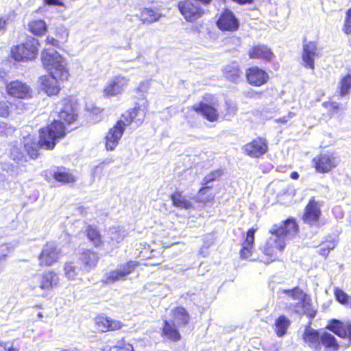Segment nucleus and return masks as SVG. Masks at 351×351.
Returning a JSON list of instances; mask_svg holds the SVG:
<instances>
[{
  "label": "nucleus",
  "mask_w": 351,
  "mask_h": 351,
  "mask_svg": "<svg viewBox=\"0 0 351 351\" xmlns=\"http://www.w3.org/2000/svg\"><path fill=\"white\" fill-rule=\"evenodd\" d=\"M336 300L342 304L348 303V295L342 290L336 289L335 291Z\"/></svg>",
  "instance_id": "obj_47"
},
{
  "label": "nucleus",
  "mask_w": 351,
  "mask_h": 351,
  "mask_svg": "<svg viewBox=\"0 0 351 351\" xmlns=\"http://www.w3.org/2000/svg\"><path fill=\"white\" fill-rule=\"evenodd\" d=\"M319 56L320 49L317 47V43L309 41L303 45L302 60L305 68L313 70L315 58Z\"/></svg>",
  "instance_id": "obj_10"
},
{
  "label": "nucleus",
  "mask_w": 351,
  "mask_h": 351,
  "mask_svg": "<svg viewBox=\"0 0 351 351\" xmlns=\"http://www.w3.org/2000/svg\"><path fill=\"white\" fill-rule=\"evenodd\" d=\"M226 113L225 117L230 119L234 116L237 112V106L235 103L227 101L226 102Z\"/></svg>",
  "instance_id": "obj_46"
},
{
  "label": "nucleus",
  "mask_w": 351,
  "mask_h": 351,
  "mask_svg": "<svg viewBox=\"0 0 351 351\" xmlns=\"http://www.w3.org/2000/svg\"><path fill=\"white\" fill-rule=\"evenodd\" d=\"M0 347L3 348L5 351H18L13 348L12 343L10 342L0 341Z\"/></svg>",
  "instance_id": "obj_53"
},
{
  "label": "nucleus",
  "mask_w": 351,
  "mask_h": 351,
  "mask_svg": "<svg viewBox=\"0 0 351 351\" xmlns=\"http://www.w3.org/2000/svg\"><path fill=\"white\" fill-rule=\"evenodd\" d=\"M205 245V247H206V248H208V247L210 246V244L205 243V245Z\"/></svg>",
  "instance_id": "obj_64"
},
{
  "label": "nucleus",
  "mask_w": 351,
  "mask_h": 351,
  "mask_svg": "<svg viewBox=\"0 0 351 351\" xmlns=\"http://www.w3.org/2000/svg\"><path fill=\"white\" fill-rule=\"evenodd\" d=\"M285 245V241L278 239L272 234L267 241L265 245L263 247L262 252L267 256L265 261H262L266 264L274 261L277 258V252L281 251Z\"/></svg>",
  "instance_id": "obj_11"
},
{
  "label": "nucleus",
  "mask_w": 351,
  "mask_h": 351,
  "mask_svg": "<svg viewBox=\"0 0 351 351\" xmlns=\"http://www.w3.org/2000/svg\"><path fill=\"white\" fill-rule=\"evenodd\" d=\"M147 107L148 102L145 99H142L140 103H138L129 112L130 122L134 123L136 126H139L144 121Z\"/></svg>",
  "instance_id": "obj_24"
},
{
  "label": "nucleus",
  "mask_w": 351,
  "mask_h": 351,
  "mask_svg": "<svg viewBox=\"0 0 351 351\" xmlns=\"http://www.w3.org/2000/svg\"><path fill=\"white\" fill-rule=\"evenodd\" d=\"M130 82V78L121 75L112 76L104 88V94L108 97H114L125 90Z\"/></svg>",
  "instance_id": "obj_6"
},
{
  "label": "nucleus",
  "mask_w": 351,
  "mask_h": 351,
  "mask_svg": "<svg viewBox=\"0 0 351 351\" xmlns=\"http://www.w3.org/2000/svg\"><path fill=\"white\" fill-rule=\"evenodd\" d=\"M173 205L182 209H189L192 207V203L187 199L180 192H176L171 195Z\"/></svg>",
  "instance_id": "obj_36"
},
{
  "label": "nucleus",
  "mask_w": 351,
  "mask_h": 351,
  "mask_svg": "<svg viewBox=\"0 0 351 351\" xmlns=\"http://www.w3.org/2000/svg\"><path fill=\"white\" fill-rule=\"evenodd\" d=\"M29 31L35 35L44 34L47 29L45 22L43 20L32 21L29 23Z\"/></svg>",
  "instance_id": "obj_39"
},
{
  "label": "nucleus",
  "mask_w": 351,
  "mask_h": 351,
  "mask_svg": "<svg viewBox=\"0 0 351 351\" xmlns=\"http://www.w3.org/2000/svg\"><path fill=\"white\" fill-rule=\"evenodd\" d=\"M255 232L256 230L254 228H250L247 232L246 238L242 244V248L240 251V256L243 259H252Z\"/></svg>",
  "instance_id": "obj_27"
},
{
  "label": "nucleus",
  "mask_w": 351,
  "mask_h": 351,
  "mask_svg": "<svg viewBox=\"0 0 351 351\" xmlns=\"http://www.w3.org/2000/svg\"><path fill=\"white\" fill-rule=\"evenodd\" d=\"M117 351H134L132 344L126 343L124 340L118 341L116 346Z\"/></svg>",
  "instance_id": "obj_50"
},
{
  "label": "nucleus",
  "mask_w": 351,
  "mask_h": 351,
  "mask_svg": "<svg viewBox=\"0 0 351 351\" xmlns=\"http://www.w3.org/2000/svg\"><path fill=\"white\" fill-rule=\"evenodd\" d=\"M59 276L53 271H48L39 276V287L43 290H50L57 287L59 284Z\"/></svg>",
  "instance_id": "obj_25"
},
{
  "label": "nucleus",
  "mask_w": 351,
  "mask_h": 351,
  "mask_svg": "<svg viewBox=\"0 0 351 351\" xmlns=\"http://www.w3.org/2000/svg\"><path fill=\"white\" fill-rule=\"evenodd\" d=\"M346 305H348L351 307V297L348 296V303L346 304Z\"/></svg>",
  "instance_id": "obj_62"
},
{
  "label": "nucleus",
  "mask_w": 351,
  "mask_h": 351,
  "mask_svg": "<svg viewBox=\"0 0 351 351\" xmlns=\"http://www.w3.org/2000/svg\"><path fill=\"white\" fill-rule=\"evenodd\" d=\"M326 328L339 337L348 339L349 345H351V324L350 322H342L333 319Z\"/></svg>",
  "instance_id": "obj_20"
},
{
  "label": "nucleus",
  "mask_w": 351,
  "mask_h": 351,
  "mask_svg": "<svg viewBox=\"0 0 351 351\" xmlns=\"http://www.w3.org/2000/svg\"><path fill=\"white\" fill-rule=\"evenodd\" d=\"M10 128H8V124L4 122L0 123V135H5L10 132Z\"/></svg>",
  "instance_id": "obj_54"
},
{
  "label": "nucleus",
  "mask_w": 351,
  "mask_h": 351,
  "mask_svg": "<svg viewBox=\"0 0 351 351\" xmlns=\"http://www.w3.org/2000/svg\"><path fill=\"white\" fill-rule=\"evenodd\" d=\"M225 77L232 82L237 83L241 75V71L239 65L236 62H232L226 65L223 69Z\"/></svg>",
  "instance_id": "obj_30"
},
{
  "label": "nucleus",
  "mask_w": 351,
  "mask_h": 351,
  "mask_svg": "<svg viewBox=\"0 0 351 351\" xmlns=\"http://www.w3.org/2000/svg\"><path fill=\"white\" fill-rule=\"evenodd\" d=\"M64 270L65 276L68 280H71L75 279L80 268L74 263L69 262L64 265Z\"/></svg>",
  "instance_id": "obj_41"
},
{
  "label": "nucleus",
  "mask_w": 351,
  "mask_h": 351,
  "mask_svg": "<svg viewBox=\"0 0 351 351\" xmlns=\"http://www.w3.org/2000/svg\"><path fill=\"white\" fill-rule=\"evenodd\" d=\"M267 141L258 137L243 147L244 152L252 158H259L267 151Z\"/></svg>",
  "instance_id": "obj_17"
},
{
  "label": "nucleus",
  "mask_w": 351,
  "mask_h": 351,
  "mask_svg": "<svg viewBox=\"0 0 351 351\" xmlns=\"http://www.w3.org/2000/svg\"><path fill=\"white\" fill-rule=\"evenodd\" d=\"M6 91L9 95L20 99L31 97L32 93L29 86L19 80H14L8 84Z\"/></svg>",
  "instance_id": "obj_15"
},
{
  "label": "nucleus",
  "mask_w": 351,
  "mask_h": 351,
  "mask_svg": "<svg viewBox=\"0 0 351 351\" xmlns=\"http://www.w3.org/2000/svg\"><path fill=\"white\" fill-rule=\"evenodd\" d=\"M47 44H49L53 47H58L59 46V41L53 37L48 36L47 38Z\"/></svg>",
  "instance_id": "obj_59"
},
{
  "label": "nucleus",
  "mask_w": 351,
  "mask_h": 351,
  "mask_svg": "<svg viewBox=\"0 0 351 351\" xmlns=\"http://www.w3.org/2000/svg\"><path fill=\"white\" fill-rule=\"evenodd\" d=\"M38 45L37 39L29 38L25 43L13 47L11 49V56L16 61L33 60L38 55Z\"/></svg>",
  "instance_id": "obj_5"
},
{
  "label": "nucleus",
  "mask_w": 351,
  "mask_h": 351,
  "mask_svg": "<svg viewBox=\"0 0 351 351\" xmlns=\"http://www.w3.org/2000/svg\"><path fill=\"white\" fill-rule=\"evenodd\" d=\"M162 14L151 8H143L141 10L140 19L143 23H152L159 21Z\"/></svg>",
  "instance_id": "obj_34"
},
{
  "label": "nucleus",
  "mask_w": 351,
  "mask_h": 351,
  "mask_svg": "<svg viewBox=\"0 0 351 351\" xmlns=\"http://www.w3.org/2000/svg\"><path fill=\"white\" fill-rule=\"evenodd\" d=\"M162 335L165 337L173 341H177L181 337L175 323L171 322V321L164 322Z\"/></svg>",
  "instance_id": "obj_29"
},
{
  "label": "nucleus",
  "mask_w": 351,
  "mask_h": 351,
  "mask_svg": "<svg viewBox=\"0 0 351 351\" xmlns=\"http://www.w3.org/2000/svg\"><path fill=\"white\" fill-rule=\"evenodd\" d=\"M303 339L312 350L315 351H320L322 350L320 343L321 335L317 330L310 327L306 328L303 335Z\"/></svg>",
  "instance_id": "obj_26"
},
{
  "label": "nucleus",
  "mask_w": 351,
  "mask_h": 351,
  "mask_svg": "<svg viewBox=\"0 0 351 351\" xmlns=\"http://www.w3.org/2000/svg\"><path fill=\"white\" fill-rule=\"evenodd\" d=\"M42 62L44 68L49 73L59 77L60 80H67L69 76L66 68V61L53 49H45L42 52Z\"/></svg>",
  "instance_id": "obj_2"
},
{
  "label": "nucleus",
  "mask_w": 351,
  "mask_h": 351,
  "mask_svg": "<svg viewBox=\"0 0 351 351\" xmlns=\"http://www.w3.org/2000/svg\"><path fill=\"white\" fill-rule=\"evenodd\" d=\"M97 328L101 332H106L109 330V318L102 315L97 316L95 319Z\"/></svg>",
  "instance_id": "obj_43"
},
{
  "label": "nucleus",
  "mask_w": 351,
  "mask_h": 351,
  "mask_svg": "<svg viewBox=\"0 0 351 351\" xmlns=\"http://www.w3.org/2000/svg\"><path fill=\"white\" fill-rule=\"evenodd\" d=\"M250 58L252 59H263L267 61L271 60L273 53L271 51L266 45H257L252 47L248 52Z\"/></svg>",
  "instance_id": "obj_28"
},
{
  "label": "nucleus",
  "mask_w": 351,
  "mask_h": 351,
  "mask_svg": "<svg viewBox=\"0 0 351 351\" xmlns=\"http://www.w3.org/2000/svg\"><path fill=\"white\" fill-rule=\"evenodd\" d=\"M343 32L346 34H351V8L346 12V17L343 27Z\"/></svg>",
  "instance_id": "obj_49"
},
{
  "label": "nucleus",
  "mask_w": 351,
  "mask_h": 351,
  "mask_svg": "<svg viewBox=\"0 0 351 351\" xmlns=\"http://www.w3.org/2000/svg\"><path fill=\"white\" fill-rule=\"evenodd\" d=\"M86 232L88 239L95 247L99 246L102 243L101 234L95 228L89 226Z\"/></svg>",
  "instance_id": "obj_40"
},
{
  "label": "nucleus",
  "mask_w": 351,
  "mask_h": 351,
  "mask_svg": "<svg viewBox=\"0 0 351 351\" xmlns=\"http://www.w3.org/2000/svg\"><path fill=\"white\" fill-rule=\"evenodd\" d=\"M322 203L316 201L315 198L309 200L306 206L302 219L304 222L311 226H318L322 215Z\"/></svg>",
  "instance_id": "obj_9"
},
{
  "label": "nucleus",
  "mask_w": 351,
  "mask_h": 351,
  "mask_svg": "<svg viewBox=\"0 0 351 351\" xmlns=\"http://www.w3.org/2000/svg\"><path fill=\"white\" fill-rule=\"evenodd\" d=\"M58 80L59 77L54 73L41 76L39 78L41 88L49 96L56 95L60 90Z\"/></svg>",
  "instance_id": "obj_18"
},
{
  "label": "nucleus",
  "mask_w": 351,
  "mask_h": 351,
  "mask_svg": "<svg viewBox=\"0 0 351 351\" xmlns=\"http://www.w3.org/2000/svg\"><path fill=\"white\" fill-rule=\"evenodd\" d=\"M125 122L120 120L117 122L113 128L110 129L106 136V147L107 150L112 151L118 145L125 130Z\"/></svg>",
  "instance_id": "obj_14"
},
{
  "label": "nucleus",
  "mask_w": 351,
  "mask_h": 351,
  "mask_svg": "<svg viewBox=\"0 0 351 351\" xmlns=\"http://www.w3.org/2000/svg\"><path fill=\"white\" fill-rule=\"evenodd\" d=\"M8 19L4 17L0 18V32H4L6 29V26L8 24Z\"/></svg>",
  "instance_id": "obj_57"
},
{
  "label": "nucleus",
  "mask_w": 351,
  "mask_h": 351,
  "mask_svg": "<svg viewBox=\"0 0 351 351\" xmlns=\"http://www.w3.org/2000/svg\"><path fill=\"white\" fill-rule=\"evenodd\" d=\"M60 250L53 243H48L42 249L38 256L39 265L40 266H51L58 262L61 258Z\"/></svg>",
  "instance_id": "obj_8"
},
{
  "label": "nucleus",
  "mask_w": 351,
  "mask_h": 351,
  "mask_svg": "<svg viewBox=\"0 0 351 351\" xmlns=\"http://www.w3.org/2000/svg\"><path fill=\"white\" fill-rule=\"evenodd\" d=\"M128 232L124 227L117 226L110 228L108 230L110 242L112 245L119 244L127 236Z\"/></svg>",
  "instance_id": "obj_32"
},
{
  "label": "nucleus",
  "mask_w": 351,
  "mask_h": 351,
  "mask_svg": "<svg viewBox=\"0 0 351 351\" xmlns=\"http://www.w3.org/2000/svg\"><path fill=\"white\" fill-rule=\"evenodd\" d=\"M211 1L212 0L181 1L178 3V8L187 21L193 22L204 14V6H207Z\"/></svg>",
  "instance_id": "obj_3"
},
{
  "label": "nucleus",
  "mask_w": 351,
  "mask_h": 351,
  "mask_svg": "<svg viewBox=\"0 0 351 351\" xmlns=\"http://www.w3.org/2000/svg\"><path fill=\"white\" fill-rule=\"evenodd\" d=\"M298 230L296 222L293 219H288L280 226H274L270 232L278 239L285 241V237H292Z\"/></svg>",
  "instance_id": "obj_16"
},
{
  "label": "nucleus",
  "mask_w": 351,
  "mask_h": 351,
  "mask_svg": "<svg viewBox=\"0 0 351 351\" xmlns=\"http://www.w3.org/2000/svg\"><path fill=\"white\" fill-rule=\"evenodd\" d=\"M80 261L84 265V269L87 271L94 268L99 260L97 254L90 250H86L82 253Z\"/></svg>",
  "instance_id": "obj_31"
},
{
  "label": "nucleus",
  "mask_w": 351,
  "mask_h": 351,
  "mask_svg": "<svg viewBox=\"0 0 351 351\" xmlns=\"http://www.w3.org/2000/svg\"><path fill=\"white\" fill-rule=\"evenodd\" d=\"M65 135L64 124L60 121H55L46 128L40 130V140L37 143L31 136L24 138V148L27 154L32 158H36L38 156V148L52 149L54 148L56 141L63 138Z\"/></svg>",
  "instance_id": "obj_1"
},
{
  "label": "nucleus",
  "mask_w": 351,
  "mask_h": 351,
  "mask_svg": "<svg viewBox=\"0 0 351 351\" xmlns=\"http://www.w3.org/2000/svg\"><path fill=\"white\" fill-rule=\"evenodd\" d=\"M321 346L324 347L325 351H337L339 344L336 338L328 332H323L321 335Z\"/></svg>",
  "instance_id": "obj_33"
},
{
  "label": "nucleus",
  "mask_w": 351,
  "mask_h": 351,
  "mask_svg": "<svg viewBox=\"0 0 351 351\" xmlns=\"http://www.w3.org/2000/svg\"><path fill=\"white\" fill-rule=\"evenodd\" d=\"M10 104L5 100H0V117H6L10 113Z\"/></svg>",
  "instance_id": "obj_48"
},
{
  "label": "nucleus",
  "mask_w": 351,
  "mask_h": 351,
  "mask_svg": "<svg viewBox=\"0 0 351 351\" xmlns=\"http://www.w3.org/2000/svg\"><path fill=\"white\" fill-rule=\"evenodd\" d=\"M56 109L59 114L60 118L68 123H71L76 119L77 115L69 99H63L57 104Z\"/></svg>",
  "instance_id": "obj_23"
},
{
  "label": "nucleus",
  "mask_w": 351,
  "mask_h": 351,
  "mask_svg": "<svg viewBox=\"0 0 351 351\" xmlns=\"http://www.w3.org/2000/svg\"><path fill=\"white\" fill-rule=\"evenodd\" d=\"M340 95L345 96L351 90V74H348L340 82Z\"/></svg>",
  "instance_id": "obj_42"
},
{
  "label": "nucleus",
  "mask_w": 351,
  "mask_h": 351,
  "mask_svg": "<svg viewBox=\"0 0 351 351\" xmlns=\"http://www.w3.org/2000/svg\"><path fill=\"white\" fill-rule=\"evenodd\" d=\"M9 250L10 247L6 244L0 246V262L5 261Z\"/></svg>",
  "instance_id": "obj_52"
},
{
  "label": "nucleus",
  "mask_w": 351,
  "mask_h": 351,
  "mask_svg": "<svg viewBox=\"0 0 351 351\" xmlns=\"http://www.w3.org/2000/svg\"><path fill=\"white\" fill-rule=\"evenodd\" d=\"M138 265V262L130 261L126 264L120 265L117 269L108 273L103 279V282L108 284L119 280H125L127 276L132 274Z\"/></svg>",
  "instance_id": "obj_7"
},
{
  "label": "nucleus",
  "mask_w": 351,
  "mask_h": 351,
  "mask_svg": "<svg viewBox=\"0 0 351 351\" xmlns=\"http://www.w3.org/2000/svg\"><path fill=\"white\" fill-rule=\"evenodd\" d=\"M291 178L292 179L296 180L299 178V174L297 172L293 171L291 173Z\"/></svg>",
  "instance_id": "obj_61"
},
{
  "label": "nucleus",
  "mask_w": 351,
  "mask_h": 351,
  "mask_svg": "<svg viewBox=\"0 0 351 351\" xmlns=\"http://www.w3.org/2000/svg\"><path fill=\"white\" fill-rule=\"evenodd\" d=\"M295 116V113L293 112H289L287 116H285L284 117L277 119L275 120L276 123H281L282 124H285L287 123L288 120Z\"/></svg>",
  "instance_id": "obj_55"
},
{
  "label": "nucleus",
  "mask_w": 351,
  "mask_h": 351,
  "mask_svg": "<svg viewBox=\"0 0 351 351\" xmlns=\"http://www.w3.org/2000/svg\"><path fill=\"white\" fill-rule=\"evenodd\" d=\"M313 162L318 173H325L336 167L339 160L332 154H324L315 157L313 159Z\"/></svg>",
  "instance_id": "obj_12"
},
{
  "label": "nucleus",
  "mask_w": 351,
  "mask_h": 351,
  "mask_svg": "<svg viewBox=\"0 0 351 351\" xmlns=\"http://www.w3.org/2000/svg\"><path fill=\"white\" fill-rule=\"evenodd\" d=\"M246 77L249 84L255 86H261L269 80V75L258 66H252L246 71Z\"/></svg>",
  "instance_id": "obj_19"
},
{
  "label": "nucleus",
  "mask_w": 351,
  "mask_h": 351,
  "mask_svg": "<svg viewBox=\"0 0 351 351\" xmlns=\"http://www.w3.org/2000/svg\"><path fill=\"white\" fill-rule=\"evenodd\" d=\"M45 3L48 5H62V3L60 0H44Z\"/></svg>",
  "instance_id": "obj_60"
},
{
  "label": "nucleus",
  "mask_w": 351,
  "mask_h": 351,
  "mask_svg": "<svg viewBox=\"0 0 351 351\" xmlns=\"http://www.w3.org/2000/svg\"><path fill=\"white\" fill-rule=\"evenodd\" d=\"M149 84L148 82H141L138 86V90L141 92H146L149 88Z\"/></svg>",
  "instance_id": "obj_58"
},
{
  "label": "nucleus",
  "mask_w": 351,
  "mask_h": 351,
  "mask_svg": "<svg viewBox=\"0 0 351 351\" xmlns=\"http://www.w3.org/2000/svg\"><path fill=\"white\" fill-rule=\"evenodd\" d=\"M336 246L335 241H328L321 244L319 250V254L323 256L326 257L330 250H332Z\"/></svg>",
  "instance_id": "obj_45"
},
{
  "label": "nucleus",
  "mask_w": 351,
  "mask_h": 351,
  "mask_svg": "<svg viewBox=\"0 0 351 351\" xmlns=\"http://www.w3.org/2000/svg\"><path fill=\"white\" fill-rule=\"evenodd\" d=\"M330 108L333 112H337L338 110H343L345 109L344 106L337 102H332L330 104Z\"/></svg>",
  "instance_id": "obj_56"
},
{
  "label": "nucleus",
  "mask_w": 351,
  "mask_h": 351,
  "mask_svg": "<svg viewBox=\"0 0 351 351\" xmlns=\"http://www.w3.org/2000/svg\"><path fill=\"white\" fill-rule=\"evenodd\" d=\"M222 175V171L221 170H215L210 172L209 174L206 175L204 179L202 180V184L205 185L202 187L197 193V201L200 202H210L214 199V195H210L208 197H204L203 195L206 193L207 191H208L211 187L208 186L210 182H212L216 180L218 178H219Z\"/></svg>",
  "instance_id": "obj_22"
},
{
  "label": "nucleus",
  "mask_w": 351,
  "mask_h": 351,
  "mask_svg": "<svg viewBox=\"0 0 351 351\" xmlns=\"http://www.w3.org/2000/svg\"><path fill=\"white\" fill-rule=\"evenodd\" d=\"M218 28L222 31L234 32L239 27V21L230 10H225L217 21Z\"/></svg>",
  "instance_id": "obj_13"
},
{
  "label": "nucleus",
  "mask_w": 351,
  "mask_h": 351,
  "mask_svg": "<svg viewBox=\"0 0 351 351\" xmlns=\"http://www.w3.org/2000/svg\"><path fill=\"white\" fill-rule=\"evenodd\" d=\"M123 326V324L117 320L109 319V330H119Z\"/></svg>",
  "instance_id": "obj_51"
},
{
  "label": "nucleus",
  "mask_w": 351,
  "mask_h": 351,
  "mask_svg": "<svg viewBox=\"0 0 351 351\" xmlns=\"http://www.w3.org/2000/svg\"><path fill=\"white\" fill-rule=\"evenodd\" d=\"M191 112H195L197 114L202 115L204 118L210 122L216 121L219 117L217 109L214 106L203 101L194 104L191 107Z\"/></svg>",
  "instance_id": "obj_21"
},
{
  "label": "nucleus",
  "mask_w": 351,
  "mask_h": 351,
  "mask_svg": "<svg viewBox=\"0 0 351 351\" xmlns=\"http://www.w3.org/2000/svg\"><path fill=\"white\" fill-rule=\"evenodd\" d=\"M38 317H40V318H42V317H43V315H42V313H39L38 314Z\"/></svg>",
  "instance_id": "obj_63"
},
{
  "label": "nucleus",
  "mask_w": 351,
  "mask_h": 351,
  "mask_svg": "<svg viewBox=\"0 0 351 351\" xmlns=\"http://www.w3.org/2000/svg\"><path fill=\"white\" fill-rule=\"evenodd\" d=\"M172 315L174 322L178 326H184L188 324L189 320V315L183 307H177L172 310Z\"/></svg>",
  "instance_id": "obj_35"
},
{
  "label": "nucleus",
  "mask_w": 351,
  "mask_h": 351,
  "mask_svg": "<svg viewBox=\"0 0 351 351\" xmlns=\"http://www.w3.org/2000/svg\"><path fill=\"white\" fill-rule=\"evenodd\" d=\"M290 321L285 315L280 316L275 322V331L278 337H282L287 332Z\"/></svg>",
  "instance_id": "obj_38"
},
{
  "label": "nucleus",
  "mask_w": 351,
  "mask_h": 351,
  "mask_svg": "<svg viewBox=\"0 0 351 351\" xmlns=\"http://www.w3.org/2000/svg\"><path fill=\"white\" fill-rule=\"evenodd\" d=\"M10 158L19 163L23 160L24 154L20 147L16 145H13L10 148Z\"/></svg>",
  "instance_id": "obj_44"
},
{
  "label": "nucleus",
  "mask_w": 351,
  "mask_h": 351,
  "mask_svg": "<svg viewBox=\"0 0 351 351\" xmlns=\"http://www.w3.org/2000/svg\"><path fill=\"white\" fill-rule=\"evenodd\" d=\"M277 294L279 298L287 300H293V302H290L287 306L288 308L298 314H303L305 313V297L306 294L304 291L295 287L291 289H280Z\"/></svg>",
  "instance_id": "obj_4"
},
{
  "label": "nucleus",
  "mask_w": 351,
  "mask_h": 351,
  "mask_svg": "<svg viewBox=\"0 0 351 351\" xmlns=\"http://www.w3.org/2000/svg\"><path fill=\"white\" fill-rule=\"evenodd\" d=\"M54 179L64 184L75 182V178L72 174L66 171L64 168H58L53 173Z\"/></svg>",
  "instance_id": "obj_37"
}]
</instances>
